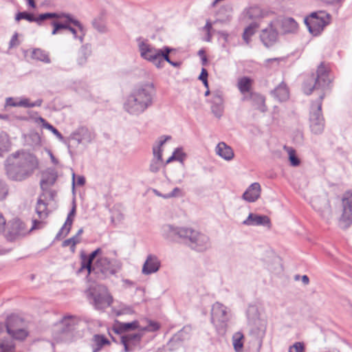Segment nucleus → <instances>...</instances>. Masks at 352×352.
Segmentation results:
<instances>
[{"mask_svg": "<svg viewBox=\"0 0 352 352\" xmlns=\"http://www.w3.org/2000/svg\"><path fill=\"white\" fill-rule=\"evenodd\" d=\"M330 83L329 77V69L321 63L316 71V74H311L303 84V91L305 94L309 95L314 90H320L318 99L311 104L309 127L314 134H320L324 129V120L322 114V101L324 97V89Z\"/></svg>", "mask_w": 352, "mask_h": 352, "instance_id": "1", "label": "nucleus"}, {"mask_svg": "<svg viewBox=\"0 0 352 352\" xmlns=\"http://www.w3.org/2000/svg\"><path fill=\"white\" fill-rule=\"evenodd\" d=\"M5 166L8 177L21 182L30 177L38 168V161L33 154L18 151L8 157Z\"/></svg>", "mask_w": 352, "mask_h": 352, "instance_id": "2", "label": "nucleus"}, {"mask_svg": "<svg viewBox=\"0 0 352 352\" xmlns=\"http://www.w3.org/2000/svg\"><path fill=\"white\" fill-rule=\"evenodd\" d=\"M155 96V89L153 83L142 85L126 96L123 109L129 115L138 116L153 105Z\"/></svg>", "mask_w": 352, "mask_h": 352, "instance_id": "3", "label": "nucleus"}, {"mask_svg": "<svg viewBox=\"0 0 352 352\" xmlns=\"http://www.w3.org/2000/svg\"><path fill=\"white\" fill-rule=\"evenodd\" d=\"M183 241L188 247L197 252H204L210 248L209 237L190 227H187Z\"/></svg>", "mask_w": 352, "mask_h": 352, "instance_id": "4", "label": "nucleus"}, {"mask_svg": "<svg viewBox=\"0 0 352 352\" xmlns=\"http://www.w3.org/2000/svg\"><path fill=\"white\" fill-rule=\"evenodd\" d=\"M231 318L230 309L223 304L216 302L212 306L211 321L219 333H224Z\"/></svg>", "mask_w": 352, "mask_h": 352, "instance_id": "5", "label": "nucleus"}, {"mask_svg": "<svg viewBox=\"0 0 352 352\" xmlns=\"http://www.w3.org/2000/svg\"><path fill=\"white\" fill-rule=\"evenodd\" d=\"M330 23V15L324 11L312 12L305 18V23L309 32L314 36H318L325 26Z\"/></svg>", "mask_w": 352, "mask_h": 352, "instance_id": "6", "label": "nucleus"}, {"mask_svg": "<svg viewBox=\"0 0 352 352\" xmlns=\"http://www.w3.org/2000/svg\"><path fill=\"white\" fill-rule=\"evenodd\" d=\"M62 19H65V30L72 34L74 40L82 43L87 34V28L85 25L69 13L63 12Z\"/></svg>", "mask_w": 352, "mask_h": 352, "instance_id": "7", "label": "nucleus"}, {"mask_svg": "<svg viewBox=\"0 0 352 352\" xmlns=\"http://www.w3.org/2000/svg\"><path fill=\"white\" fill-rule=\"evenodd\" d=\"M89 295L93 299V304L97 309H104L112 302V297L107 287L103 285H96L90 287Z\"/></svg>", "mask_w": 352, "mask_h": 352, "instance_id": "8", "label": "nucleus"}, {"mask_svg": "<svg viewBox=\"0 0 352 352\" xmlns=\"http://www.w3.org/2000/svg\"><path fill=\"white\" fill-rule=\"evenodd\" d=\"M122 263L116 259L110 260L106 256H100L94 264L92 271L98 270L103 274H116L122 268Z\"/></svg>", "mask_w": 352, "mask_h": 352, "instance_id": "9", "label": "nucleus"}, {"mask_svg": "<svg viewBox=\"0 0 352 352\" xmlns=\"http://www.w3.org/2000/svg\"><path fill=\"white\" fill-rule=\"evenodd\" d=\"M23 320L16 316H10L7 318L6 328L8 333L16 340H24L28 335L22 327Z\"/></svg>", "mask_w": 352, "mask_h": 352, "instance_id": "10", "label": "nucleus"}, {"mask_svg": "<svg viewBox=\"0 0 352 352\" xmlns=\"http://www.w3.org/2000/svg\"><path fill=\"white\" fill-rule=\"evenodd\" d=\"M342 213L340 218V225L347 228L352 223V190L346 191L342 197Z\"/></svg>", "mask_w": 352, "mask_h": 352, "instance_id": "11", "label": "nucleus"}, {"mask_svg": "<svg viewBox=\"0 0 352 352\" xmlns=\"http://www.w3.org/2000/svg\"><path fill=\"white\" fill-rule=\"evenodd\" d=\"M137 42L140 56L155 66L161 49L155 48L142 38H138Z\"/></svg>", "mask_w": 352, "mask_h": 352, "instance_id": "12", "label": "nucleus"}, {"mask_svg": "<svg viewBox=\"0 0 352 352\" xmlns=\"http://www.w3.org/2000/svg\"><path fill=\"white\" fill-rule=\"evenodd\" d=\"M77 324V319L73 316H65L54 327V338L62 340L63 336L71 331Z\"/></svg>", "mask_w": 352, "mask_h": 352, "instance_id": "13", "label": "nucleus"}, {"mask_svg": "<svg viewBox=\"0 0 352 352\" xmlns=\"http://www.w3.org/2000/svg\"><path fill=\"white\" fill-rule=\"evenodd\" d=\"M186 229V226L165 224L162 226L161 234L164 239L170 242H176L179 239L184 241Z\"/></svg>", "mask_w": 352, "mask_h": 352, "instance_id": "14", "label": "nucleus"}, {"mask_svg": "<svg viewBox=\"0 0 352 352\" xmlns=\"http://www.w3.org/2000/svg\"><path fill=\"white\" fill-rule=\"evenodd\" d=\"M32 230L28 229L19 219H14L8 224L6 237L8 241H14L26 235Z\"/></svg>", "mask_w": 352, "mask_h": 352, "instance_id": "15", "label": "nucleus"}, {"mask_svg": "<svg viewBox=\"0 0 352 352\" xmlns=\"http://www.w3.org/2000/svg\"><path fill=\"white\" fill-rule=\"evenodd\" d=\"M35 212L38 215V219L32 220V226L30 230L39 229L43 226V221L48 217L49 210L47 209V204L45 202L41 197L36 201L35 206Z\"/></svg>", "mask_w": 352, "mask_h": 352, "instance_id": "16", "label": "nucleus"}, {"mask_svg": "<svg viewBox=\"0 0 352 352\" xmlns=\"http://www.w3.org/2000/svg\"><path fill=\"white\" fill-rule=\"evenodd\" d=\"M142 332L125 333L120 336V342L124 345L125 352H131L140 345Z\"/></svg>", "mask_w": 352, "mask_h": 352, "instance_id": "17", "label": "nucleus"}, {"mask_svg": "<svg viewBox=\"0 0 352 352\" xmlns=\"http://www.w3.org/2000/svg\"><path fill=\"white\" fill-rule=\"evenodd\" d=\"M161 267V261L153 254H148L142 265V273L144 275H151L157 272Z\"/></svg>", "mask_w": 352, "mask_h": 352, "instance_id": "18", "label": "nucleus"}, {"mask_svg": "<svg viewBox=\"0 0 352 352\" xmlns=\"http://www.w3.org/2000/svg\"><path fill=\"white\" fill-rule=\"evenodd\" d=\"M243 224L248 226H265L268 228H271L270 219L266 215H260L250 212L245 220L243 221Z\"/></svg>", "mask_w": 352, "mask_h": 352, "instance_id": "19", "label": "nucleus"}, {"mask_svg": "<svg viewBox=\"0 0 352 352\" xmlns=\"http://www.w3.org/2000/svg\"><path fill=\"white\" fill-rule=\"evenodd\" d=\"M43 103L42 99H38L32 102L27 98H14L12 97L7 98L6 100V106L14 107H22L25 108H32L34 107H40Z\"/></svg>", "mask_w": 352, "mask_h": 352, "instance_id": "20", "label": "nucleus"}, {"mask_svg": "<svg viewBox=\"0 0 352 352\" xmlns=\"http://www.w3.org/2000/svg\"><path fill=\"white\" fill-rule=\"evenodd\" d=\"M71 138L78 144H89L95 139L96 134L86 127H81L73 133Z\"/></svg>", "mask_w": 352, "mask_h": 352, "instance_id": "21", "label": "nucleus"}, {"mask_svg": "<svg viewBox=\"0 0 352 352\" xmlns=\"http://www.w3.org/2000/svg\"><path fill=\"white\" fill-rule=\"evenodd\" d=\"M142 327L140 326L138 320L132 321L131 322H122L116 321L113 326V331L120 334V336L125 333H131L129 331L138 329L141 331Z\"/></svg>", "mask_w": 352, "mask_h": 352, "instance_id": "22", "label": "nucleus"}, {"mask_svg": "<svg viewBox=\"0 0 352 352\" xmlns=\"http://www.w3.org/2000/svg\"><path fill=\"white\" fill-rule=\"evenodd\" d=\"M312 206L317 210L322 219L327 221L331 219L332 213L327 199H322L320 201L316 199L313 201Z\"/></svg>", "mask_w": 352, "mask_h": 352, "instance_id": "23", "label": "nucleus"}, {"mask_svg": "<svg viewBox=\"0 0 352 352\" xmlns=\"http://www.w3.org/2000/svg\"><path fill=\"white\" fill-rule=\"evenodd\" d=\"M261 187L259 183L252 184L243 192L242 198L250 203L255 202L261 196Z\"/></svg>", "mask_w": 352, "mask_h": 352, "instance_id": "24", "label": "nucleus"}, {"mask_svg": "<svg viewBox=\"0 0 352 352\" xmlns=\"http://www.w3.org/2000/svg\"><path fill=\"white\" fill-rule=\"evenodd\" d=\"M211 110L215 117L220 118L223 113V98L219 92L212 94L211 100Z\"/></svg>", "mask_w": 352, "mask_h": 352, "instance_id": "25", "label": "nucleus"}, {"mask_svg": "<svg viewBox=\"0 0 352 352\" xmlns=\"http://www.w3.org/2000/svg\"><path fill=\"white\" fill-rule=\"evenodd\" d=\"M102 252L100 248H98L94 252H92L89 256L82 253L81 254V267L78 270V272H81L84 270L87 271V274H90L92 272V262L94 259L99 255V254Z\"/></svg>", "mask_w": 352, "mask_h": 352, "instance_id": "26", "label": "nucleus"}, {"mask_svg": "<svg viewBox=\"0 0 352 352\" xmlns=\"http://www.w3.org/2000/svg\"><path fill=\"white\" fill-rule=\"evenodd\" d=\"M76 206L75 201H74L72 208L70 212H69V214H67V219H66V221H65L64 225L62 226V228H60V230L56 234V239H59L62 236L65 237L69 234V232H70L73 221H74V216L76 214Z\"/></svg>", "mask_w": 352, "mask_h": 352, "instance_id": "27", "label": "nucleus"}, {"mask_svg": "<svg viewBox=\"0 0 352 352\" xmlns=\"http://www.w3.org/2000/svg\"><path fill=\"white\" fill-rule=\"evenodd\" d=\"M260 37L264 45L267 47H269L276 41L278 38V32L273 28L272 23H270L268 28L263 30Z\"/></svg>", "mask_w": 352, "mask_h": 352, "instance_id": "28", "label": "nucleus"}, {"mask_svg": "<svg viewBox=\"0 0 352 352\" xmlns=\"http://www.w3.org/2000/svg\"><path fill=\"white\" fill-rule=\"evenodd\" d=\"M250 311L256 312V310L254 307L250 308L248 309V314H250ZM248 317L250 324H252V325H255L256 327V328H255V329L254 327L252 328L251 333L255 335V336L256 338H263L265 333V325L264 324V323L258 318L252 320L250 318V315H248Z\"/></svg>", "mask_w": 352, "mask_h": 352, "instance_id": "29", "label": "nucleus"}, {"mask_svg": "<svg viewBox=\"0 0 352 352\" xmlns=\"http://www.w3.org/2000/svg\"><path fill=\"white\" fill-rule=\"evenodd\" d=\"M188 338L187 329L184 328L176 333L169 341L168 345L170 351H175L182 346V342Z\"/></svg>", "mask_w": 352, "mask_h": 352, "instance_id": "30", "label": "nucleus"}, {"mask_svg": "<svg viewBox=\"0 0 352 352\" xmlns=\"http://www.w3.org/2000/svg\"><path fill=\"white\" fill-rule=\"evenodd\" d=\"M215 151L219 156L226 161L232 160L234 156L232 148L223 142L217 145Z\"/></svg>", "mask_w": 352, "mask_h": 352, "instance_id": "31", "label": "nucleus"}, {"mask_svg": "<svg viewBox=\"0 0 352 352\" xmlns=\"http://www.w3.org/2000/svg\"><path fill=\"white\" fill-rule=\"evenodd\" d=\"M298 24L292 17L283 18L281 20V31L284 34H294L298 31Z\"/></svg>", "mask_w": 352, "mask_h": 352, "instance_id": "32", "label": "nucleus"}, {"mask_svg": "<svg viewBox=\"0 0 352 352\" xmlns=\"http://www.w3.org/2000/svg\"><path fill=\"white\" fill-rule=\"evenodd\" d=\"M109 340L102 335L96 334L91 339L92 352H99L104 346L109 345Z\"/></svg>", "mask_w": 352, "mask_h": 352, "instance_id": "33", "label": "nucleus"}, {"mask_svg": "<svg viewBox=\"0 0 352 352\" xmlns=\"http://www.w3.org/2000/svg\"><path fill=\"white\" fill-rule=\"evenodd\" d=\"M171 138L170 136H162L160 138L159 141L157 142L156 145L153 146V160L163 161L162 158V146L166 143V142Z\"/></svg>", "mask_w": 352, "mask_h": 352, "instance_id": "34", "label": "nucleus"}, {"mask_svg": "<svg viewBox=\"0 0 352 352\" xmlns=\"http://www.w3.org/2000/svg\"><path fill=\"white\" fill-rule=\"evenodd\" d=\"M272 94L279 101H285L289 98V90L283 82L276 87L272 91Z\"/></svg>", "mask_w": 352, "mask_h": 352, "instance_id": "35", "label": "nucleus"}, {"mask_svg": "<svg viewBox=\"0 0 352 352\" xmlns=\"http://www.w3.org/2000/svg\"><path fill=\"white\" fill-rule=\"evenodd\" d=\"M91 54L90 47L88 44L82 45L78 50L77 63L80 66H83L86 64L88 57Z\"/></svg>", "mask_w": 352, "mask_h": 352, "instance_id": "36", "label": "nucleus"}, {"mask_svg": "<svg viewBox=\"0 0 352 352\" xmlns=\"http://www.w3.org/2000/svg\"><path fill=\"white\" fill-rule=\"evenodd\" d=\"M173 51V49L169 47H164L161 48L160 52V55L158 57V60L156 63V67L157 68H162L164 67V61H166L168 63H170L171 60L169 57V54Z\"/></svg>", "mask_w": 352, "mask_h": 352, "instance_id": "37", "label": "nucleus"}, {"mask_svg": "<svg viewBox=\"0 0 352 352\" xmlns=\"http://www.w3.org/2000/svg\"><path fill=\"white\" fill-rule=\"evenodd\" d=\"M253 80L247 76H243L238 80L237 87L243 94L249 93L251 90Z\"/></svg>", "mask_w": 352, "mask_h": 352, "instance_id": "38", "label": "nucleus"}, {"mask_svg": "<svg viewBox=\"0 0 352 352\" xmlns=\"http://www.w3.org/2000/svg\"><path fill=\"white\" fill-rule=\"evenodd\" d=\"M243 338V334L240 331L236 332L232 336V344L236 352H244Z\"/></svg>", "mask_w": 352, "mask_h": 352, "instance_id": "39", "label": "nucleus"}, {"mask_svg": "<svg viewBox=\"0 0 352 352\" xmlns=\"http://www.w3.org/2000/svg\"><path fill=\"white\" fill-rule=\"evenodd\" d=\"M36 122L37 123L42 124V126L45 129L50 131L60 141H63L64 138L63 135L52 124L48 123L44 118L42 117H38L36 118Z\"/></svg>", "mask_w": 352, "mask_h": 352, "instance_id": "40", "label": "nucleus"}, {"mask_svg": "<svg viewBox=\"0 0 352 352\" xmlns=\"http://www.w3.org/2000/svg\"><path fill=\"white\" fill-rule=\"evenodd\" d=\"M63 12H47L39 14L37 17H34V22H36L38 25H41L42 22L44 20L48 19H62V14Z\"/></svg>", "mask_w": 352, "mask_h": 352, "instance_id": "41", "label": "nucleus"}, {"mask_svg": "<svg viewBox=\"0 0 352 352\" xmlns=\"http://www.w3.org/2000/svg\"><path fill=\"white\" fill-rule=\"evenodd\" d=\"M15 344L10 338L0 339V352H14Z\"/></svg>", "mask_w": 352, "mask_h": 352, "instance_id": "42", "label": "nucleus"}, {"mask_svg": "<svg viewBox=\"0 0 352 352\" xmlns=\"http://www.w3.org/2000/svg\"><path fill=\"white\" fill-rule=\"evenodd\" d=\"M32 56L34 59L49 63H50V59L49 58V56L47 53L41 50V49H34L32 51Z\"/></svg>", "mask_w": 352, "mask_h": 352, "instance_id": "43", "label": "nucleus"}, {"mask_svg": "<svg viewBox=\"0 0 352 352\" xmlns=\"http://www.w3.org/2000/svg\"><path fill=\"white\" fill-rule=\"evenodd\" d=\"M284 148L288 153L290 165L294 167L298 166L300 164V160L296 155V151L293 148L286 146H284Z\"/></svg>", "mask_w": 352, "mask_h": 352, "instance_id": "44", "label": "nucleus"}, {"mask_svg": "<svg viewBox=\"0 0 352 352\" xmlns=\"http://www.w3.org/2000/svg\"><path fill=\"white\" fill-rule=\"evenodd\" d=\"M257 28L258 25L256 23H252L245 29L243 38L247 44L250 43V37L254 34Z\"/></svg>", "mask_w": 352, "mask_h": 352, "instance_id": "45", "label": "nucleus"}, {"mask_svg": "<svg viewBox=\"0 0 352 352\" xmlns=\"http://www.w3.org/2000/svg\"><path fill=\"white\" fill-rule=\"evenodd\" d=\"M10 142L8 135L5 133H0V156L9 149Z\"/></svg>", "mask_w": 352, "mask_h": 352, "instance_id": "46", "label": "nucleus"}, {"mask_svg": "<svg viewBox=\"0 0 352 352\" xmlns=\"http://www.w3.org/2000/svg\"><path fill=\"white\" fill-rule=\"evenodd\" d=\"M81 241V239H78V236H74L68 239L65 240L63 242V247H70V250L72 252H74L76 250V244L79 243Z\"/></svg>", "mask_w": 352, "mask_h": 352, "instance_id": "47", "label": "nucleus"}, {"mask_svg": "<svg viewBox=\"0 0 352 352\" xmlns=\"http://www.w3.org/2000/svg\"><path fill=\"white\" fill-rule=\"evenodd\" d=\"M93 27L100 33H106L107 32V28L105 23L101 18L95 19L92 21Z\"/></svg>", "mask_w": 352, "mask_h": 352, "instance_id": "48", "label": "nucleus"}, {"mask_svg": "<svg viewBox=\"0 0 352 352\" xmlns=\"http://www.w3.org/2000/svg\"><path fill=\"white\" fill-rule=\"evenodd\" d=\"M163 164L164 161H160L152 159L149 164L148 170L152 173H157L161 169Z\"/></svg>", "mask_w": 352, "mask_h": 352, "instance_id": "49", "label": "nucleus"}, {"mask_svg": "<svg viewBox=\"0 0 352 352\" xmlns=\"http://www.w3.org/2000/svg\"><path fill=\"white\" fill-rule=\"evenodd\" d=\"M173 153L175 156V161H177L182 164H184L187 155L183 151V148L180 147L177 148L174 150Z\"/></svg>", "mask_w": 352, "mask_h": 352, "instance_id": "50", "label": "nucleus"}, {"mask_svg": "<svg viewBox=\"0 0 352 352\" xmlns=\"http://www.w3.org/2000/svg\"><path fill=\"white\" fill-rule=\"evenodd\" d=\"M63 22L58 21H52V25L53 26V30L52 31V35H56L59 33L60 30H65V19H63Z\"/></svg>", "mask_w": 352, "mask_h": 352, "instance_id": "51", "label": "nucleus"}, {"mask_svg": "<svg viewBox=\"0 0 352 352\" xmlns=\"http://www.w3.org/2000/svg\"><path fill=\"white\" fill-rule=\"evenodd\" d=\"M21 19H25L29 22H34V16L32 14L28 13L26 12L17 13L15 16V20L16 21H19Z\"/></svg>", "mask_w": 352, "mask_h": 352, "instance_id": "52", "label": "nucleus"}, {"mask_svg": "<svg viewBox=\"0 0 352 352\" xmlns=\"http://www.w3.org/2000/svg\"><path fill=\"white\" fill-rule=\"evenodd\" d=\"M85 184V178L84 176L78 175L76 177L74 173H72V188L74 189L75 185L80 186H83Z\"/></svg>", "mask_w": 352, "mask_h": 352, "instance_id": "53", "label": "nucleus"}, {"mask_svg": "<svg viewBox=\"0 0 352 352\" xmlns=\"http://www.w3.org/2000/svg\"><path fill=\"white\" fill-rule=\"evenodd\" d=\"M160 329L158 323L150 321L148 326L141 328V331H155Z\"/></svg>", "mask_w": 352, "mask_h": 352, "instance_id": "54", "label": "nucleus"}, {"mask_svg": "<svg viewBox=\"0 0 352 352\" xmlns=\"http://www.w3.org/2000/svg\"><path fill=\"white\" fill-rule=\"evenodd\" d=\"M305 346L302 342H295L289 349V352H304Z\"/></svg>", "mask_w": 352, "mask_h": 352, "instance_id": "55", "label": "nucleus"}, {"mask_svg": "<svg viewBox=\"0 0 352 352\" xmlns=\"http://www.w3.org/2000/svg\"><path fill=\"white\" fill-rule=\"evenodd\" d=\"M254 100H256L258 103L261 104V106L258 107V109L264 112L266 110L265 106V98L263 96L259 94H254L252 96Z\"/></svg>", "mask_w": 352, "mask_h": 352, "instance_id": "56", "label": "nucleus"}, {"mask_svg": "<svg viewBox=\"0 0 352 352\" xmlns=\"http://www.w3.org/2000/svg\"><path fill=\"white\" fill-rule=\"evenodd\" d=\"M8 193V188L6 184L0 181V201L4 199Z\"/></svg>", "mask_w": 352, "mask_h": 352, "instance_id": "57", "label": "nucleus"}, {"mask_svg": "<svg viewBox=\"0 0 352 352\" xmlns=\"http://www.w3.org/2000/svg\"><path fill=\"white\" fill-rule=\"evenodd\" d=\"M283 59L280 58H268L265 60V65L267 67H271V64H275L276 65H278L280 60Z\"/></svg>", "mask_w": 352, "mask_h": 352, "instance_id": "58", "label": "nucleus"}, {"mask_svg": "<svg viewBox=\"0 0 352 352\" xmlns=\"http://www.w3.org/2000/svg\"><path fill=\"white\" fill-rule=\"evenodd\" d=\"M6 224V220L3 215L0 212V234L4 232Z\"/></svg>", "mask_w": 352, "mask_h": 352, "instance_id": "59", "label": "nucleus"}, {"mask_svg": "<svg viewBox=\"0 0 352 352\" xmlns=\"http://www.w3.org/2000/svg\"><path fill=\"white\" fill-rule=\"evenodd\" d=\"M19 45L18 42V34L17 33H15L12 36L10 41V47H12L14 46H16Z\"/></svg>", "mask_w": 352, "mask_h": 352, "instance_id": "60", "label": "nucleus"}, {"mask_svg": "<svg viewBox=\"0 0 352 352\" xmlns=\"http://www.w3.org/2000/svg\"><path fill=\"white\" fill-rule=\"evenodd\" d=\"M203 30L206 31V33L214 32V30L212 29V24L209 20L206 21L205 26L203 28Z\"/></svg>", "mask_w": 352, "mask_h": 352, "instance_id": "61", "label": "nucleus"}, {"mask_svg": "<svg viewBox=\"0 0 352 352\" xmlns=\"http://www.w3.org/2000/svg\"><path fill=\"white\" fill-rule=\"evenodd\" d=\"M198 54L201 57L202 65H206L208 61V59L205 55V52L203 50H200L198 52Z\"/></svg>", "mask_w": 352, "mask_h": 352, "instance_id": "62", "label": "nucleus"}, {"mask_svg": "<svg viewBox=\"0 0 352 352\" xmlns=\"http://www.w3.org/2000/svg\"><path fill=\"white\" fill-rule=\"evenodd\" d=\"M207 78H208V72H207V70L206 69L202 68L201 72V74L199 75V79L202 81L204 80L207 79Z\"/></svg>", "mask_w": 352, "mask_h": 352, "instance_id": "63", "label": "nucleus"}, {"mask_svg": "<svg viewBox=\"0 0 352 352\" xmlns=\"http://www.w3.org/2000/svg\"><path fill=\"white\" fill-rule=\"evenodd\" d=\"M54 182H55V179H52L51 182H48L47 180H45V179H42V180L41 181V188H44V187H45V185H48V184H50V185H52V184L54 183Z\"/></svg>", "mask_w": 352, "mask_h": 352, "instance_id": "64", "label": "nucleus"}]
</instances>
